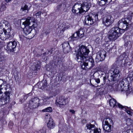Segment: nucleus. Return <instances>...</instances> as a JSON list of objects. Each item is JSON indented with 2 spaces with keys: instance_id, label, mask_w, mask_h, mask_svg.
Here are the masks:
<instances>
[{
  "instance_id": "f257e3e1",
  "label": "nucleus",
  "mask_w": 133,
  "mask_h": 133,
  "mask_svg": "<svg viewBox=\"0 0 133 133\" xmlns=\"http://www.w3.org/2000/svg\"><path fill=\"white\" fill-rule=\"evenodd\" d=\"M75 51L77 61L78 62H83L81 67L83 69L87 70L94 65V61L92 57H87L90 51L87 47L84 45L77 46Z\"/></svg>"
},
{
  "instance_id": "f03ea898",
  "label": "nucleus",
  "mask_w": 133,
  "mask_h": 133,
  "mask_svg": "<svg viewBox=\"0 0 133 133\" xmlns=\"http://www.w3.org/2000/svg\"><path fill=\"white\" fill-rule=\"evenodd\" d=\"M10 88L9 84H7L6 82H3L0 85V101L3 104H5L8 103L10 99L9 90Z\"/></svg>"
},
{
  "instance_id": "7ed1b4c3",
  "label": "nucleus",
  "mask_w": 133,
  "mask_h": 133,
  "mask_svg": "<svg viewBox=\"0 0 133 133\" xmlns=\"http://www.w3.org/2000/svg\"><path fill=\"white\" fill-rule=\"evenodd\" d=\"M133 80V70L130 72L128 77L123 79L119 83V87H120L119 90L121 91H125L127 95L130 94H132L133 91L131 88L130 89L128 84Z\"/></svg>"
},
{
  "instance_id": "20e7f679",
  "label": "nucleus",
  "mask_w": 133,
  "mask_h": 133,
  "mask_svg": "<svg viewBox=\"0 0 133 133\" xmlns=\"http://www.w3.org/2000/svg\"><path fill=\"white\" fill-rule=\"evenodd\" d=\"M1 24L5 27L2 28L0 27V38L2 40H5L9 38L10 36L11 26L8 22L5 21H1Z\"/></svg>"
},
{
  "instance_id": "39448f33",
  "label": "nucleus",
  "mask_w": 133,
  "mask_h": 133,
  "mask_svg": "<svg viewBox=\"0 0 133 133\" xmlns=\"http://www.w3.org/2000/svg\"><path fill=\"white\" fill-rule=\"evenodd\" d=\"M124 32L123 30L117 27L112 28L108 32V38L112 41H115Z\"/></svg>"
},
{
  "instance_id": "423d86ee",
  "label": "nucleus",
  "mask_w": 133,
  "mask_h": 133,
  "mask_svg": "<svg viewBox=\"0 0 133 133\" xmlns=\"http://www.w3.org/2000/svg\"><path fill=\"white\" fill-rule=\"evenodd\" d=\"M109 104L110 106L113 108L117 107V106L119 108L123 109L129 115L132 116L133 115V110L126 106H123L120 104L117 103L116 99L114 98H112L110 99L109 102Z\"/></svg>"
},
{
  "instance_id": "0eeeda50",
  "label": "nucleus",
  "mask_w": 133,
  "mask_h": 133,
  "mask_svg": "<svg viewBox=\"0 0 133 133\" xmlns=\"http://www.w3.org/2000/svg\"><path fill=\"white\" fill-rule=\"evenodd\" d=\"M22 24L25 27L30 26L34 29L36 28L37 26V24L35 22L34 18L32 17H28L26 19L25 21L23 22Z\"/></svg>"
},
{
  "instance_id": "6e6552de",
  "label": "nucleus",
  "mask_w": 133,
  "mask_h": 133,
  "mask_svg": "<svg viewBox=\"0 0 133 133\" xmlns=\"http://www.w3.org/2000/svg\"><path fill=\"white\" fill-rule=\"evenodd\" d=\"M130 18H126L119 21L118 23V28L123 30L124 32V30L129 27V23L130 22Z\"/></svg>"
},
{
  "instance_id": "1a4fd4ad",
  "label": "nucleus",
  "mask_w": 133,
  "mask_h": 133,
  "mask_svg": "<svg viewBox=\"0 0 133 133\" xmlns=\"http://www.w3.org/2000/svg\"><path fill=\"white\" fill-rule=\"evenodd\" d=\"M17 43L15 41L8 42L4 45V48L5 50L10 52H13L15 50Z\"/></svg>"
},
{
  "instance_id": "9d476101",
  "label": "nucleus",
  "mask_w": 133,
  "mask_h": 133,
  "mask_svg": "<svg viewBox=\"0 0 133 133\" xmlns=\"http://www.w3.org/2000/svg\"><path fill=\"white\" fill-rule=\"evenodd\" d=\"M69 101L68 98L64 99L63 97H59L56 99L55 103L57 106L62 108L68 103Z\"/></svg>"
},
{
  "instance_id": "9b49d317",
  "label": "nucleus",
  "mask_w": 133,
  "mask_h": 133,
  "mask_svg": "<svg viewBox=\"0 0 133 133\" xmlns=\"http://www.w3.org/2000/svg\"><path fill=\"white\" fill-rule=\"evenodd\" d=\"M113 124L112 120L110 118L106 119L105 121V124L102 125L103 129L105 131L110 132L111 131V125Z\"/></svg>"
},
{
  "instance_id": "f8f14e48",
  "label": "nucleus",
  "mask_w": 133,
  "mask_h": 133,
  "mask_svg": "<svg viewBox=\"0 0 133 133\" xmlns=\"http://www.w3.org/2000/svg\"><path fill=\"white\" fill-rule=\"evenodd\" d=\"M40 102V99L37 97L32 99L29 101V107L31 109L35 108L39 105Z\"/></svg>"
},
{
  "instance_id": "ddd939ff",
  "label": "nucleus",
  "mask_w": 133,
  "mask_h": 133,
  "mask_svg": "<svg viewBox=\"0 0 133 133\" xmlns=\"http://www.w3.org/2000/svg\"><path fill=\"white\" fill-rule=\"evenodd\" d=\"M86 130H90V133H100L101 131V129L95 128V125L90 123L87 124L85 127Z\"/></svg>"
},
{
  "instance_id": "4468645a",
  "label": "nucleus",
  "mask_w": 133,
  "mask_h": 133,
  "mask_svg": "<svg viewBox=\"0 0 133 133\" xmlns=\"http://www.w3.org/2000/svg\"><path fill=\"white\" fill-rule=\"evenodd\" d=\"M32 28H33L30 26L25 27L24 30V33L26 38L31 39L34 36V35L32 34L31 32Z\"/></svg>"
},
{
  "instance_id": "2eb2a0df",
  "label": "nucleus",
  "mask_w": 133,
  "mask_h": 133,
  "mask_svg": "<svg viewBox=\"0 0 133 133\" xmlns=\"http://www.w3.org/2000/svg\"><path fill=\"white\" fill-rule=\"evenodd\" d=\"M114 19L110 15L105 17L103 20V24L106 26L110 25L113 22Z\"/></svg>"
},
{
  "instance_id": "dca6fc26",
  "label": "nucleus",
  "mask_w": 133,
  "mask_h": 133,
  "mask_svg": "<svg viewBox=\"0 0 133 133\" xmlns=\"http://www.w3.org/2000/svg\"><path fill=\"white\" fill-rule=\"evenodd\" d=\"M106 53L104 50H101L97 54L96 58V61L99 62L104 60L106 56Z\"/></svg>"
},
{
  "instance_id": "f3484780",
  "label": "nucleus",
  "mask_w": 133,
  "mask_h": 133,
  "mask_svg": "<svg viewBox=\"0 0 133 133\" xmlns=\"http://www.w3.org/2000/svg\"><path fill=\"white\" fill-rule=\"evenodd\" d=\"M113 74L111 76V80L113 81L118 80V79L120 72V69L119 67L116 68L113 71Z\"/></svg>"
},
{
  "instance_id": "a211bd4d",
  "label": "nucleus",
  "mask_w": 133,
  "mask_h": 133,
  "mask_svg": "<svg viewBox=\"0 0 133 133\" xmlns=\"http://www.w3.org/2000/svg\"><path fill=\"white\" fill-rule=\"evenodd\" d=\"M85 22L87 25H92L95 22V20L91 15H88L85 17Z\"/></svg>"
},
{
  "instance_id": "6ab92c4d",
  "label": "nucleus",
  "mask_w": 133,
  "mask_h": 133,
  "mask_svg": "<svg viewBox=\"0 0 133 133\" xmlns=\"http://www.w3.org/2000/svg\"><path fill=\"white\" fill-rule=\"evenodd\" d=\"M89 4L86 1L83 2L82 4L80 5V9L82 11V13L87 11L89 9Z\"/></svg>"
},
{
  "instance_id": "aec40b11",
  "label": "nucleus",
  "mask_w": 133,
  "mask_h": 133,
  "mask_svg": "<svg viewBox=\"0 0 133 133\" xmlns=\"http://www.w3.org/2000/svg\"><path fill=\"white\" fill-rule=\"evenodd\" d=\"M46 117L49 118V120L47 124L48 127L50 129H53L55 127V124L53 119L50 117L49 115H46L45 116V118H46Z\"/></svg>"
},
{
  "instance_id": "412c9836",
  "label": "nucleus",
  "mask_w": 133,
  "mask_h": 133,
  "mask_svg": "<svg viewBox=\"0 0 133 133\" xmlns=\"http://www.w3.org/2000/svg\"><path fill=\"white\" fill-rule=\"evenodd\" d=\"M63 51L65 53H67L71 50L69 43L68 42H65L62 44Z\"/></svg>"
},
{
  "instance_id": "4be33fe9",
  "label": "nucleus",
  "mask_w": 133,
  "mask_h": 133,
  "mask_svg": "<svg viewBox=\"0 0 133 133\" xmlns=\"http://www.w3.org/2000/svg\"><path fill=\"white\" fill-rule=\"evenodd\" d=\"M72 11L73 13L76 14L82 13V11L80 9V5L76 4L72 8Z\"/></svg>"
},
{
  "instance_id": "5701e85b",
  "label": "nucleus",
  "mask_w": 133,
  "mask_h": 133,
  "mask_svg": "<svg viewBox=\"0 0 133 133\" xmlns=\"http://www.w3.org/2000/svg\"><path fill=\"white\" fill-rule=\"evenodd\" d=\"M30 6L28 5L25 4L24 5H22L21 9V11L24 14H26L30 9Z\"/></svg>"
},
{
  "instance_id": "b1692460",
  "label": "nucleus",
  "mask_w": 133,
  "mask_h": 133,
  "mask_svg": "<svg viewBox=\"0 0 133 133\" xmlns=\"http://www.w3.org/2000/svg\"><path fill=\"white\" fill-rule=\"evenodd\" d=\"M125 43V45L127 46L128 45L130 44L131 43L130 41L131 40V36H126L125 35L123 37Z\"/></svg>"
},
{
  "instance_id": "393cba45",
  "label": "nucleus",
  "mask_w": 133,
  "mask_h": 133,
  "mask_svg": "<svg viewBox=\"0 0 133 133\" xmlns=\"http://www.w3.org/2000/svg\"><path fill=\"white\" fill-rule=\"evenodd\" d=\"M53 96H44L43 98V103L44 104H48L50 103V99L52 98Z\"/></svg>"
},
{
  "instance_id": "a878e982",
  "label": "nucleus",
  "mask_w": 133,
  "mask_h": 133,
  "mask_svg": "<svg viewBox=\"0 0 133 133\" xmlns=\"http://www.w3.org/2000/svg\"><path fill=\"white\" fill-rule=\"evenodd\" d=\"M79 37L78 36V34L76 32L75 33H74L71 37H70L69 39V40L74 41L77 39Z\"/></svg>"
},
{
  "instance_id": "bb28decb",
  "label": "nucleus",
  "mask_w": 133,
  "mask_h": 133,
  "mask_svg": "<svg viewBox=\"0 0 133 133\" xmlns=\"http://www.w3.org/2000/svg\"><path fill=\"white\" fill-rule=\"evenodd\" d=\"M77 32L79 37L82 38L84 36V32L83 29H80Z\"/></svg>"
},
{
  "instance_id": "cd10ccee",
  "label": "nucleus",
  "mask_w": 133,
  "mask_h": 133,
  "mask_svg": "<svg viewBox=\"0 0 133 133\" xmlns=\"http://www.w3.org/2000/svg\"><path fill=\"white\" fill-rule=\"evenodd\" d=\"M133 124V121L128 118L126 120V124L128 126H130Z\"/></svg>"
},
{
  "instance_id": "c85d7f7f",
  "label": "nucleus",
  "mask_w": 133,
  "mask_h": 133,
  "mask_svg": "<svg viewBox=\"0 0 133 133\" xmlns=\"http://www.w3.org/2000/svg\"><path fill=\"white\" fill-rule=\"evenodd\" d=\"M42 85L41 88L42 90H45L47 87V83L45 81H43L42 83Z\"/></svg>"
},
{
  "instance_id": "c756f323",
  "label": "nucleus",
  "mask_w": 133,
  "mask_h": 133,
  "mask_svg": "<svg viewBox=\"0 0 133 133\" xmlns=\"http://www.w3.org/2000/svg\"><path fill=\"white\" fill-rule=\"evenodd\" d=\"M52 111V109L51 107H48L47 108H46L45 109L42 110V111L43 112H51Z\"/></svg>"
},
{
  "instance_id": "7c9ffc66",
  "label": "nucleus",
  "mask_w": 133,
  "mask_h": 133,
  "mask_svg": "<svg viewBox=\"0 0 133 133\" xmlns=\"http://www.w3.org/2000/svg\"><path fill=\"white\" fill-rule=\"evenodd\" d=\"M4 62V58L3 55L0 54V64H3Z\"/></svg>"
},
{
  "instance_id": "2f4dec72",
  "label": "nucleus",
  "mask_w": 133,
  "mask_h": 133,
  "mask_svg": "<svg viewBox=\"0 0 133 133\" xmlns=\"http://www.w3.org/2000/svg\"><path fill=\"white\" fill-rule=\"evenodd\" d=\"M6 8V7L4 5H3L1 7L0 9V10L1 11H2L5 10Z\"/></svg>"
},
{
  "instance_id": "473e14b6",
  "label": "nucleus",
  "mask_w": 133,
  "mask_h": 133,
  "mask_svg": "<svg viewBox=\"0 0 133 133\" xmlns=\"http://www.w3.org/2000/svg\"><path fill=\"white\" fill-rule=\"evenodd\" d=\"M19 37L20 38V40L21 41H23V40L25 38H26V37L24 36V33L23 35H19Z\"/></svg>"
},
{
  "instance_id": "72a5a7b5",
  "label": "nucleus",
  "mask_w": 133,
  "mask_h": 133,
  "mask_svg": "<svg viewBox=\"0 0 133 133\" xmlns=\"http://www.w3.org/2000/svg\"><path fill=\"white\" fill-rule=\"evenodd\" d=\"M126 57H125V58L124 57V59H124V60L125 61V63L127 64L128 63V64L129 65L130 64L129 63H130V62H131V61H128V58H127V59H125V58H126Z\"/></svg>"
},
{
  "instance_id": "f704fd0d",
  "label": "nucleus",
  "mask_w": 133,
  "mask_h": 133,
  "mask_svg": "<svg viewBox=\"0 0 133 133\" xmlns=\"http://www.w3.org/2000/svg\"><path fill=\"white\" fill-rule=\"evenodd\" d=\"M92 17H94L95 18V19H94V20H95V22L98 20V15L97 14H96L95 15H92Z\"/></svg>"
},
{
  "instance_id": "c9c22d12",
  "label": "nucleus",
  "mask_w": 133,
  "mask_h": 133,
  "mask_svg": "<svg viewBox=\"0 0 133 133\" xmlns=\"http://www.w3.org/2000/svg\"><path fill=\"white\" fill-rule=\"evenodd\" d=\"M127 133H133V129H129L127 131Z\"/></svg>"
},
{
  "instance_id": "e433bc0d",
  "label": "nucleus",
  "mask_w": 133,
  "mask_h": 133,
  "mask_svg": "<svg viewBox=\"0 0 133 133\" xmlns=\"http://www.w3.org/2000/svg\"><path fill=\"white\" fill-rule=\"evenodd\" d=\"M133 14V13L132 12H130L127 15V16H130L131 17L132 16V14Z\"/></svg>"
},
{
  "instance_id": "4c0bfd02",
  "label": "nucleus",
  "mask_w": 133,
  "mask_h": 133,
  "mask_svg": "<svg viewBox=\"0 0 133 133\" xmlns=\"http://www.w3.org/2000/svg\"><path fill=\"white\" fill-rule=\"evenodd\" d=\"M95 81L96 82H97V83H99L100 82V79L98 78H96L95 79Z\"/></svg>"
},
{
  "instance_id": "58836bf2",
  "label": "nucleus",
  "mask_w": 133,
  "mask_h": 133,
  "mask_svg": "<svg viewBox=\"0 0 133 133\" xmlns=\"http://www.w3.org/2000/svg\"><path fill=\"white\" fill-rule=\"evenodd\" d=\"M41 12H38L35 14V15L36 16H39L41 15Z\"/></svg>"
},
{
  "instance_id": "ea45409f",
  "label": "nucleus",
  "mask_w": 133,
  "mask_h": 133,
  "mask_svg": "<svg viewBox=\"0 0 133 133\" xmlns=\"http://www.w3.org/2000/svg\"><path fill=\"white\" fill-rule=\"evenodd\" d=\"M49 33V32L48 31H46L44 33V34H45V35H48Z\"/></svg>"
},
{
  "instance_id": "a19ab883",
  "label": "nucleus",
  "mask_w": 133,
  "mask_h": 133,
  "mask_svg": "<svg viewBox=\"0 0 133 133\" xmlns=\"http://www.w3.org/2000/svg\"><path fill=\"white\" fill-rule=\"evenodd\" d=\"M70 112H71L73 114H74L75 112V111L73 110H70Z\"/></svg>"
},
{
  "instance_id": "79ce46f5",
  "label": "nucleus",
  "mask_w": 133,
  "mask_h": 133,
  "mask_svg": "<svg viewBox=\"0 0 133 133\" xmlns=\"http://www.w3.org/2000/svg\"><path fill=\"white\" fill-rule=\"evenodd\" d=\"M108 0H102L101 1V2H104V4H102V5H103L105 3V2H107Z\"/></svg>"
},
{
  "instance_id": "37998d69",
  "label": "nucleus",
  "mask_w": 133,
  "mask_h": 133,
  "mask_svg": "<svg viewBox=\"0 0 133 133\" xmlns=\"http://www.w3.org/2000/svg\"><path fill=\"white\" fill-rule=\"evenodd\" d=\"M125 56V54H123L122 55L120 56L119 57L122 58V57H123L124 56V57Z\"/></svg>"
},
{
  "instance_id": "c03bdc74",
  "label": "nucleus",
  "mask_w": 133,
  "mask_h": 133,
  "mask_svg": "<svg viewBox=\"0 0 133 133\" xmlns=\"http://www.w3.org/2000/svg\"><path fill=\"white\" fill-rule=\"evenodd\" d=\"M86 122V120L85 119L83 120L82 121V122L84 123Z\"/></svg>"
},
{
  "instance_id": "a18cd8bd",
  "label": "nucleus",
  "mask_w": 133,
  "mask_h": 133,
  "mask_svg": "<svg viewBox=\"0 0 133 133\" xmlns=\"http://www.w3.org/2000/svg\"><path fill=\"white\" fill-rule=\"evenodd\" d=\"M42 131H43V130H41L39 131V132H41L42 133H45V132H44V133Z\"/></svg>"
},
{
  "instance_id": "49530a36",
  "label": "nucleus",
  "mask_w": 133,
  "mask_h": 133,
  "mask_svg": "<svg viewBox=\"0 0 133 133\" xmlns=\"http://www.w3.org/2000/svg\"><path fill=\"white\" fill-rule=\"evenodd\" d=\"M6 1L8 2L11 1V0H5Z\"/></svg>"
},
{
  "instance_id": "de8ad7c7",
  "label": "nucleus",
  "mask_w": 133,
  "mask_h": 133,
  "mask_svg": "<svg viewBox=\"0 0 133 133\" xmlns=\"http://www.w3.org/2000/svg\"><path fill=\"white\" fill-rule=\"evenodd\" d=\"M58 93V92H56V94H55V96L57 95Z\"/></svg>"
},
{
  "instance_id": "09e8293b",
  "label": "nucleus",
  "mask_w": 133,
  "mask_h": 133,
  "mask_svg": "<svg viewBox=\"0 0 133 133\" xmlns=\"http://www.w3.org/2000/svg\"><path fill=\"white\" fill-rule=\"evenodd\" d=\"M128 11H125V12L126 13H128Z\"/></svg>"
},
{
  "instance_id": "8fccbe9b",
  "label": "nucleus",
  "mask_w": 133,
  "mask_h": 133,
  "mask_svg": "<svg viewBox=\"0 0 133 133\" xmlns=\"http://www.w3.org/2000/svg\"><path fill=\"white\" fill-rule=\"evenodd\" d=\"M62 31H64V30H63V29H62Z\"/></svg>"
},
{
  "instance_id": "3c124183",
  "label": "nucleus",
  "mask_w": 133,
  "mask_h": 133,
  "mask_svg": "<svg viewBox=\"0 0 133 133\" xmlns=\"http://www.w3.org/2000/svg\"><path fill=\"white\" fill-rule=\"evenodd\" d=\"M91 85H92V86H94V85H92V84H91Z\"/></svg>"
},
{
  "instance_id": "603ef678",
  "label": "nucleus",
  "mask_w": 133,
  "mask_h": 133,
  "mask_svg": "<svg viewBox=\"0 0 133 133\" xmlns=\"http://www.w3.org/2000/svg\"><path fill=\"white\" fill-rule=\"evenodd\" d=\"M33 69H32V70H33ZM34 70H35V69H34Z\"/></svg>"
},
{
  "instance_id": "864d4df0",
  "label": "nucleus",
  "mask_w": 133,
  "mask_h": 133,
  "mask_svg": "<svg viewBox=\"0 0 133 133\" xmlns=\"http://www.w3.org/2000/svg\"><path fill=\"white\" fill-rule=\"evenodd\" d=\"M36 70H37V69L36 68Z\"/></svg>"
}]
</instances>
